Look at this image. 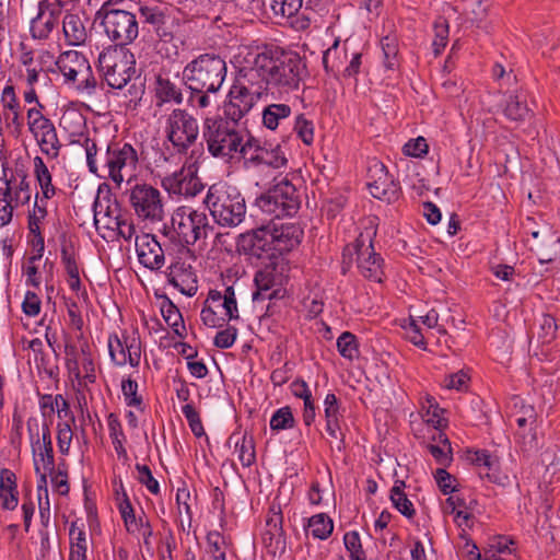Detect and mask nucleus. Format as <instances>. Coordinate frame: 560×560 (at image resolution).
<instances>
[{
	"label": "nucleus",
	"mask_w": 560,
	"mask_h": 560,
	"mask_svg": "<svg viewBox=\"0 0 560 560\" xmlns=\"http://www.w3.org/2000/svg\"><path fill=\"white\" fill-rule=\"evenodd\" d=\"M539 338L544 343H549L556 338L558 325L553 316L544 314L540 319Z\"/></svg>",
	"instance_id": "nucleus-59"
},
{
	"label": "nucleus",
	"mask_w": 560,
	"mask_h": 560,
	"mask_svg": "<svg viewBox=\"0 0 560 560\" xmlns=\"http://www.w3.org/2000/svg\"><path fill=\"white\" fill-rule=\"evenodd\" d=\"M427 448L441 466H448L451 464L453 459L452 450L443 447L440 444H429Z\"/></svg>",
	"instance_id": "nucleus-64"
},
{
	"label": "nucleus",
	"mask_w": 560,
	"mask_h": 560,
	"mask_svg": "<svg viewBox=\"0 0 560 560\" xmlns=\"http://www.w3.org/2000/svg\"><path fill=\"white\" fill-rule=\"evenodd\" d=\"M242 79L233 84L229 92V102L224 105V115L233 120L240 121L264 96H268L257 80L253 82L246 77V69L243 70Z\"/></svg>",
	"instance_id": "nucleus-10"
},
{
	"label": "nucleus",
	"mask_w": 560,
	"mask_h": 560,
	"mask_svg": "<svg viewBox=\"0 0 560 560\" xmlns=\"http://www.w3.org/2000/svg\"><path fill=\"white\" fill-rule=\"evenodd\" d=\"M325 429L330 438L339 440L338 450L345 446V434L341 429L342 413L335 394H327L324 399Z\"/></svg>",
	"instance_id": "nucleus-24"
},
{
	"label": "nucleus",
	"mask_w": 560,
	"mask_h": 560,
	"mask_svg": "<svg viewBox=\"0 0 560 560\" xmlns=\"http://www.w3.org/2000/svg\"><path fill=\"white\" fill-rule=\"evenodd\" d=\"M72 436V429L68 422L58 423L57 443L62 455L69 454Z\"/></svg>",
	"instance_id": "nucleus-60"
},
{
	"label": "nucleus",
	"mask_w": 560,
	"mask_h": 560,
	"mask_svg": "<svg viewBox=\"0 0 560 560\" xmlns=\"http://www.w3.org/2000/svg\"><path fill=\"white\" fill-rule=\"evenodd\" d=\"M381 48L384 56V66L393 70L398 66V38L395 34H387L381 38Z\"/></svg>",
	"instance_id": "nucleus-43"
},
{
	"label": "nucleus",
	"mask_w": 560,
	"mask_h": 560,
	"mask_svg": "<svg viewBox=\"0 0 560 560\" xmlns=\"http://www.w3.org/2000/svg\"><path fill=\"white\" fill-rule=\"evenodd\" d=\"M237 337V329L234 326H228L225 329L217 332L213 345L221 349L231 348Z\"/></svg>",
	"instance_id": "nucleus-61"
},
{
	"label": "nucleus",
	"mask_w": 560,
	"mask_h": 560,
	"mask_svg": "<svg viewBox=\"0 0 560 560\" xmlns=\"http://www.w3.org/2000/svg\"><path fill=\"white\" fill-rule=\"evenodd\" d=\"M136 250L141 265L150 270H158L164 265V252L161 244L151 234L136 237Z\"/></svg>",
	"instance_id": "nucleus-21"
},
{
	"label": "nucleus",
	"mask_w": 560,
	"mask_h": 560,
	"mask_svg": "<svg viewBox=\"0 0 560 560\" xmlns=\"http://www.w3.org/2000/svg\"><path fill=\"white\" fill-rule=\"evenodd\" d=\"M308 528L314 538L327 539L334 529V523L329 516L324 513L313 515L308 520Z\"/></svg>",
	"instance_id": "nucleus-45"
},
{
	"label": "nucleus",
	"mask_w": 560,
	"mask_h": 560,
	"mask_svg": "<svg viewBox=\"0 0 560 560\" xmlns=\"http://www.w3.org/2000/svg\"><path fill=\"white\" fill-rule=\"evenodd\" d=\"M161 313L166 324L173 329L175 335L180 338L185 337L186 328L184 325L183 316L175 304L165 298V301L161 305Z\"/></svg>",
	"instance_id": "nucleus-39"
},
{
	"label": "nucleus",
	"mask_w": 560,
	"mask_h": 560,
	"mask_svg": "<svg viewBox=\"0 0 560 560\" xmlns=\"http://www.w3.org/2000/svg\"><path fill=\"white\" fill-rule=\"evenodd\" d=\"M205 203L213 220L224 228L237 226L246 214L245 198L234 186L222 184L210 186Z\"/></svg>",
	"instance_id": "nucleus-4"
},
{
	"label": "nucleus",
	"mask_w": 560,
	"mask_h": 560,
	"mask_svg": "<svg viewBox=\"0 0 560 560\" xmlns=\"http://www.w3.org/2000/svg\"><path fill=\"white\" fill-rule=\"evenodd\" d=\"M124 0H108L96 12L95 20L101 21L107 37L116 43V47L125 48L132 43L139 34V21L132 13L121 5Z\"/></svg>",
	"instance_id": "nucleus-5"
},
{
	"label": "nucleus",
	"mask_w": 560,
	"mask_h": 560,
	"mask_svg": "<svg viewBox=\"0 0 560 560\" xmlns=\"http://www.w3.org/2000/svg\"><path fill=\"white\" fill-rule=\"evenodd\" d=\"M84 149L86 153V165L89 171L100 178L109 177V158L110 142L105 149L97 147L96 142L90 138L84 140Z\"/></svg>",
	"instance_id": "nucleus-23"
},
{
	"label": "nucleus",
	"mask_w": 560,
	"mask_h": 560,
	"mask_svg": "<svg viewBox=\"0 0 560 560\" xmlns=\"http://www.w3.org/2000/svg\"><path fill=\"white\" fill-rule=\"evenodd\" d=\"M343 544L349 552L351 560H366V555L362 548L361 538L358 532H348L343 536Z\"/></svg>",
	"instance_id": "nucleus-50"
},
{
	"label": "nucleus",
	"mask_w": 560,
	"mask_h": 560,
	"mask_svg": "<svg viewBox=\"0 0 560 560\" xmlns=\"http://www.w3.org/2000/svg\"><path fill=\"white\" fill-rule=\"evenodd\" d=\"M34 165L35 175L43 192L40 201L44 202V199H50L55 195V187L51 184V175L42 158H35Z\"/></svg>",
	"instance_id": "nucleus-44"
},
{
	"label": "nucleus",
	"mask_w": 560,
	"mask_h": 560,
	"mask_svg": "<svg viewBox=\"0 0 560 560\" xmlns=\"http://www.w3.org/2000/svg\"><path fill=\"white\" fill-rule=\"evenodd\" d=\"M434 478L440 490L444 494H452L454 492H458L457 481L455 477L447 472L444 468L436 469Z\"/></svg>",
	"instance_id": "nucleus-58"
},
{
	"label": "nucleus",
	"mask_w": 560,
	"mask_h": 560,
	"mask_svg": "<svg viewBox=\"0 0 560 560\" xmlns=\"http://www.w3.org/2000/svg\"><path fill=\"white\" fill-rule=\"evenodd\" d=\"M38 194L36 195V199L34 202L33 210L28 213L27 217V228L30 233H37L40 231V223L47 215L46 203L38 205Z\"/></svg>",
	"instance_id": "nucleus-56"
},
{
	"label": "nucleus",
	"mask_w": 560,
	"mask_h": 560,
	"mask_svg": "<svg viewBox=\"0 0 560 560\" xmlns=\"http://www.w3.org/2000/svg\"><path fill=\"white\" fill-rule=\"evenodd\" d=\"M120 487H122V483H120ZM122 502L119 503V511L127 530L129 533L140 530V527H143V518L140 517L139 520H137L131 502L125 490H122Z\"/></svg>",
	"instance_id": "nucleus-46"
},
{
	"label": "nucleus",
	"mask_w": 560,
	"mask_h": 560,
	"mask_svg": "<svg viewBox=\"0 0 560 560\" xmlns=\"http://www.w3.org/2000/svg\"><path fill=\"white\" fill-rule=\"evenodd\" d=\"M108 350L112 361L118 366H122L127 362L132 368L140 364L141 341L136 336H126L125 334L121 337L109 336Z\"/></svg>",
	"instance_id": "nucleus-18"
},
{
	"label": "nucleus",
	"mask_w": 560,
	"mask_h": 560,
	"mask_svg": "<svg viewBox=\"0 0 560 560\" xmlns=\"http://www.w3.org/2000/svg\"><path fill=\"white\" fill-rule=\"evenodd\" d=\"M242 163L246 171H262L265 167L279 170L288 163L280 144L262 142L248 136L242 151Z\"/></svg>",
	"instance_id": "nucleus-8"
},
{
	"label": "nucleus",
	"mask_w": 560,
	"mask_h": 560,
	"mask_svg": "<svg viewBox=\"0 0 560 560\" xmlns=\"http://www.w3.org/2000/svg\"><path fill=\"white\" fill-rule=\"evenodd\" d=\"M434 39L432 43L435 56L440 55L441 51L447 44L448 40V23L443 16H439L434 22Z\"/></svg>",
	"instance_id": "nucleus-52"
},
{
	"label": "nucleus",
	"mask_w": 560,
	"mask_h": 560,
	"mask_svg": "<svg viewBox=\"0 0 560 560\" xmlns=\"http://www.w3.org/2000/svg\"><path fill=\"white\" fill-rule=\"evenodd\" d=\"M295 425V419L289 406L279 408L273 412L270 419V429L281 431L292 429Z\"/></svg>",
	"instance_id": "nucleus-48"
},
{
	"label": "nucleus",
	"mask_w": 560,
	"mask_h": 560,
	"mask_svg": "<svg viewBox=\"0 0 560 560\" xmlns=\"http://www.w3.org/2000/svg\"><path fill=\"white\" fill-rule=\"evenodd\" d=\"M254 282L256 284V291L253 292V301L259 302L266 299H273L277 291L271 289L276 283L275 270L270 267L258 270L255 273Z\"/></svg>",
	"instance_id": "nucleus-31"
},
{
	"label": "nucleus",
	"mask_w": 560,
	"mask_h": 560,
	"mask_svg": "<svg viewBox=\"0 0 560 560\" xmlns=\"http://www.w3.org/2000/svg\"><path fill=\"white\" fill-rule=\"evenodd\" d=\"M62 31L69 45L79 46L86 39V30L77 14L68 13L62 20Z\"/></svg>",
	"instance_id": "nucleus-33"
},
{
	"label": "nucleus",
	"mask_w": 560,
	"mask_h": 560,
	"mask_svg": "<svg viewBox=\"0 0 560 560\" xmlns=\"http://www.w3.org/2000/svg\"><path fill=\"white\" fill-rule=\"evenodd\" d=\"M16 477L10 469L0 471V501L5 510H14L18 505Z\"/></svg>",
	"instance_id": "nucleus-32"
},
{
	"label": "nucleus",
	"mask_w": 560,
	"mask_h": 560,
	"mask_svg": "<svg viewBox=\"0 0 560 560\" xmlns=\"http://www.w3.org/2000/svg\"><path fill=\"white\" fill-rule=\"evenodd\" d=\"M273 180L275 184L256 198L255 205L276 219L293 217L301 206L296 187L287 177Z\"/></svg>",
	"instance_id": "nucleus-6"
},
{
	"label": "nucleus",
	"mask_w": 560,
	"mask_h": 560,
	"mask_svg": "<svg viewBox=\"0 0 560 560\" xmlns=\"http://www.w3.org/2000/svg\"><path fill=\"white\" fill-rule=\"evenodd\" d=\"M31 446L35 472L38 474L40 471L39 462H42L44 470L52 474L55 470V457L51 433L48 424L45 423L43 425L42 438L37 436L34 439L31 436Z\"/></svg>",
	"instance_id": "nucleus-20"
},
{
	"label": "nucleus",
	"mask_w": 560,
	"mask_h": 560,
	"mask_svg": "<svg viewBox=\"0 0 560 560\" xmlns=\"http://www.w3.org/2000/svg\"><path fill=\"white\" fill-rule=\"evenodd\" d=\"M352 248L357 255V266L361 275L371 281L381 283L385 276L384 259L374 250L372 240L364 238L363 234H360Z\"/></svg>",
	"instance_id": "nucleus-15"
},
{
	"label": "nucleus",
	"mask_w": 560,
	"mask_h": 560,
	"mask_svg": "<svg viewBox=\"0 0 560 560\" xmlns=\"http://www.w3.org/2000/svg\"><path fill=\"white\" fill-rule=\"evenodd\" d=\"M197 171L196 162L186 160L179 171L162 179V186L171 195L186 198L195 197L203 189V184L197 176Z\"/></svg>",
	"instance_id": "nucleus-14"
},
{
	"label": "nucleus",
	"mask_w": 560,
	"mask_h": 560,
	"mask_svg": "<svg viewBox=\"0 0 560 560\" xmlns=\"http://www.w3.org/2000/svg\"><path fill=\"white\" fill-rule=\"evenodd\" d=\"M94 225L97 231L101 229L114 231L115 225H119V213L117 201L110 202V199L101 200L97 196L93 203Z\"/></svg>",
	"instance_id": "nucleus-25"
},
{
	"label": "nucleus",
	"mask_w": 560,
	"mask_h": 560,
	"mask_svg": "<svg viewBox=\"0 0 560 560\" xmlns=\"http://www.w3.org/2000/svg\"><path fill=\"white\" fill-rule=\"evenodd\" d=\"M294 131L304 144L311 145L314 141V122L303 114L295 117Z\"/></svg>",
	"instance_id": "nucleus-53"
},
{
	"label": "nucleus",
	"mask_w": 560,
	"mask_h": 560,
	"mask_svg": "<svg viewBox=\"0 0 560 560\" xmlns=\"http://www.w3.org/2000/svg\"><path fill=\"white\" fill-rule=\"evenodd\" d=\"M503 114L508 119L516 122L529 119L533 110L528 106L526 92L516 91L508 95L503 105Z\"/></svg>",
	"instance_id": "nucleus-27"
},
{
	"label": "nucleus",
	"mask_w": 560,
	"mask_h": 560,
	"mask_svg": "<svg viewBox=\"0 0 560 560\" xmlns=\"http://www.w3.org/2000/svg\"><path fill=\"white\" fill-rule=\"evenodd\" d=\"M292 109L288 104H270L262 110V124L266 128L275 130L282 120L290 117Z\"/></svg>",
	"instance_id": "nucleus-38"
},
{
	"label": "nucleus",
	"mask_w": 560,
	"mask_h": 560,
	"mask_svg": "<svg viewBox=\"0 0 560 560\" xmlns=\"http://www.w3.org/2000/svg\"><path fill=\"white\" fill-rule=\"evenodd\" d=\"M226 72V63L219 55L201 54L184 67L183 81L194 92H219Z\"/></svg>",
	"instance_id": "nucleus-3"
},
{
	"label": "nucleus",
	"mask_w": 560,
	"mask_h": 560,
	"mask_svg": "<svg viewBox=\"0 0 560 560\" xmlns=\"http://www.w3.org/2000/svg\"><path fill=\"white\" fill-rule=\"evenodd\" d=\"M273 244L275 237H272L271 230L261 226L242 234L237 246L238 250L245 255L260 258L264 254L275 249Z\"/></svg>",
	"instance_id": "nucleus-19"
},
{
	"label": "nucleus",
	"mask_w": 560,
	"mask_h": 560,
	"mask_svg": "<svg viewBox=\"0 0 560 560\" xmlns=\"http://www.w3.org/2000/svg\"><path fill=\"white\" fill-rule=\"evenodd\" d=\"M306 73V62L298 52L276 45L258 47L252 66L246 69L249 81L257 80L267 95L299 90Z\"/></svg>",
	"instance_id": "nucleus-1"
},
{
	"label": "nucleus",
	"mask_w": 560,
	"mask_h": 560,
	"mask_svg": "<svg viewBox=\"0 0 560 560\" xmlns=\"http://www.w3.org/2000/svg\"><path fill=\"white\" fill-rule=\"evenodd\" d=\"M405 482L396 481L390 489V500L393 505L407 518H412L416 514L412 502L404 492Z\"/></svg>",
	"instance_id": "nucleus-42"
},
{
	"label": "nucleus",
	"mask_w": 560,
	"mask_h": 560,
	"mask_svg": "<svg viewBox=\"0 0 560 560\" xmlns=\"http://www.w3.org/2000/svg\"><path fill=\"white\" fill-rule=\"evenodd\" d=\"M27 126L31 133L37 140L43 135L54 130V122L42 114V110L32 107L27 110Z\"/></svg>",
	"instance_id": "nucleus-40"
},
{
	"label": "nucleus",
	"mask_w": 560,
	"mask_h": 560,
	"mask_svg": "<svg viewBox=\"0 0 560 560\" xmlns=\"http://www.w3.org/2000/svg\"><path fill=\"white\" fill-rule=\"evenodd\" d=\"M129 201L138 218L151 222L163 219L164 206L161 192L149 184H137L130 190Z\"/></svg>",
	"instance_id": "nucleus-13"
},
{
	"label": "nucleus",
	"mask_w": 560,
	"mask_h": 560,
	"mask_svg": "<svg viewBox=\"0 0 560 560\" xmlns=\"http://www.w3.org/2000/svg\"><path fill=\"white\" fill-rule=\"evenodd\" d=\"M172 224L180 242L194 245L201 238H207L212 226L205 212L190 208H179L172 218Z\"/></svg>",
	"instance_id": "nucleus-12"
},
{
	"label": "nucleus",
	"mask_w": 560,
	"mask_h": 560,
	"mask_svg": "<svg viewBox=\"0 0 560 560\" xmlns=\"http://www.w3.org/2000/svg\"><path fill=\"white\" fill-rule=\"evenodd\" d=\"M62 14L60 1L40 0L36 16L31 21L30 32L34 39L44 40L56 28Z\"/></svg>",
	"instance_id": "nucleus-17"
},
{
	"label": "nucleus",
	"mask_w": 560,
	"mask_h": 560,
	"mask_svg": "<svg viewBox=\"0 0 560 560\" xmlns=\"http://www.w3.org/2000/svg\"><path fill=\"white\" fill-rule=\"evenodd\" d=\"M425 417L427 422L434 429L441 430L447 425V420L443 417L445 409L441 408L433 397L427 399Z\"/></svg>",
	"instance_id": "nucleus-49"
},
{
	"label": "nucleus",
	"mask_w": 560,
	"mask_h": 560,
	"mask_svg": "<svg viewBox=\"0 0 560 560\" xmlns=\"http://www.w3.org/2000/svg\"><path fill=\"white\" fill-rule=\"evenodd\" d=\"M139 19L142 24H149L155 32L166 24L167 15L159 5H140L138 7Z\"/></svg>",
	"instance_id": "nucleus-41"
},
{
	"label": "nucleus",
	"mask_w": 560,
	"mask_h": 560,
	"mask_svg": "<svg viewBox=\"0 0 560 560\" xmlns=\"http://www.w3.org/2000/svg\"><path fill=\"white\" fill-rule=\"evenodd\" d=\"M121 392L127 406L140 408L142 397L138 395V383L130 377L124 378L121 382Z\"/></svg>",
	"instance_id": "nucleus-55"
},
{
	"label": "nucleus",
	"mask_w": 560,
	"mask_h": 560,
	"mask_svg": "<svg viewBox=\"0 0 560 560\" xmlns=\"http://www.w3.org/2000/svg\"><path fill=\"white\" fill-rule=\"evenodd\" d=\"M154 93L158 100L156 105L164 103L180 104L183 102V93L179 86L166 75L158 74L155 78Z\"/></svg>",
	"instance_id": "nucleus-29"
},
{
	"label": "nucleus",
	"mask_w": 560,
	"mask_h": 560,
	"mask_svg": "<svg viewBox=\"0 0 560 560\" xmlns=\"http://www.w3.org/2000/svg\"><path fill=\"white\" fill-rule=\"evenodd\" d=\"M136 469L138 471V481L143 485L152 494H159L160 485L159 481L153 477L150 467L142 464H136Z\"/></svg>",
	"instance_id": "nucleus-57"
},
{
	"label": "nucleus",
	"mask_w": 560,
	"mask_h": 560,
	"mask_svg": "<svg viewBox=\"0 0 560 560\" xmlns=\"http://www.w3.org/2000/svg\"><path fill=\"white\" fill-rule=\"evenodd\" d=\"M14 196V203L15 206L19 205H26L31 200V187L30 182L26 178L25 174L21 175V180L16 186H13Z\"/></svg>",
	"instance_id": "nucleus-62"
},
{
	"label": "nucleus",
	"mask_w": 560,
	"mask_h": 560,
	"mask_svg": "<svg viewBox=\"0 0 560 560\" xmlns=\"http://www.w3.org/2000/svg\"><path fill=\"white\" fill-rule=\"evenodd\" d=\"M1 102L8 126L13 125L15 129L20 131L23 127V118L21 116L20 103L13 85L4 86L1 95Z\"/></svg>",
	"instance_id": "nucleus-30"
},
{
	"label": "nucleus",
	"mask_w": 560,
	"mask_h": 560,
	"mask_svg": "<svg viewBox=\"0 0 560 560\" xmlns=\"http://www.w3.org/2000/svg\"><path fill=\"white\" fill-rule=\"evenodd\" d=\"M270 8L276 16L292 18L302 8V0H271Z\"/></svg>",
	"instance_id": "nucleus-51"
},
{
	"label": "nucleus",
	"mask_w": 560,
	"mask_h": 560,
	"mask_svg": "<svg viewBox=\"0 0 560 560\" xmlns=\"http://www.w3.org/2000/svg\"><path fill=\"white\" fill-rule=\"evenodd\" d=\"M98 67L107 84L113 89L125 88L136 75L133 55L121 47L109 48L100 54Z\"/></svg>",
	"instance_id": "nucleus-7"
},
{
	"label": "nucleus",
	"mask_w": 560,
	"mask_h": 560,
	"mask_svg": "<svg viewBox=\"0 0 560 560\" xmlns=\"http://www.w3.org/2000/svg\"><path fill=\"white\" fill-rule=\"evenodd\" d=\"M37 143L39 144L40 150L44 154H46L50 158H57L59 154L61 144H60L58 136H57L56 127H54V130L39 137L37 139Z\"/></svg>",
	"instance_id": "nucleus-54"
},
{
	"label": "nucleus",
	"mask_w": 560,
	"mask_h": 560,
	"mask_svg": "<svg viewBox=\"0 0 560 560\" xmlns=\"http://www.w3.org/2000/svg\"><path fill=\"white\" fill-rule=\"evenodd\" d=\"M347 50L339 48V40L334 44L323 55V66L327 73L338 77L342 73L347 61Z\"/></svg>",
	"instance_id": "nucleus-36"
},
{
	"label": "nucleus",
	"mask_w": 560,
	"mask_h": 560,
	"mask_svg": "<svg viewBox=\"0 0 560 560\" xmlns=\"http://www.w3.org/2000/svg\"><path fill=\"white\" fill-rule=\"evenodd\" d=\"M275 237V249L278 252H290L296 247L303 237V230L296 224H282L271 230Z\"/></svg>",
	"instance_id": "nucleus-28"
},
{
	"label": "nucleus",
	"mask_w": 560,
	"mask_h": 560,
	"mask_svg": "<svg viewBox=\"0 0 560 560\" xmlns=\"http://www.w3.org/2000/svg\"><path fill=\"white\" fill-rule=\"evenodd\" d=\"M428 152V143L423 137L409 140L404 145V153L413 158H421Z\"/></svg>",
	"instance_id": "nucleus-63"
},
{
	"label": "nucleus",
	"mask_w": 560,
	"mask_h": 560,
	"mask_svg": "<svg viewBox=\"0 0 560 560\" xmlns=\"http://www.w3.org/2000/svg\"><path fill=\"white\" fill-rule=\"evenodd\" d=\"M374 172L381 175L377 179L368 184L371 195L376 199L388 202L396 200L399 195V186L389 178L384 164H376Z\"/></svg>",
	"instance_id": "nucleus-26"
},
{
	"label": "nucleus",
	"mask_w": 560,
	"mask_h": 560,
	"mask_svg": "<svg viewBox=\"0 0 560 560\" xmlns=\"http://www.w3.org/2000/svg\"><path fill=\"white\" fill-rule=\"evenodd\" d=\"M468 458L472 464L487 470L486 472H483L480 469L479 475L481 478H487L489 481L494 483H501V476L497 471L498 460L493 456H491V454L488 451H475Z\"/></svg>",
	"instance_id": "nucleus-34"
},
{
	"label": "nucleus",
	"mask_w": 560,
	"mask_h": 560,
	"mask_svg": "<svg viewBox=\"0 0 560 560\" xmlns=\"http://www.w3.org/2000/svg\"><path fill=\"white\" fill-rule=\"evenodd\" d=\"M56 66L65 78L66 83H75L77 89L92 93L96 88L91 65L86 57L77 50L60 54Z\"/></svg>",
	"instance_id": "nucleus-11"
},
{
	"label": "nucleus",
	"mask_w": 560,
	"mask_h": 560,
	"mask_svg": "<svg viewBox=\"0 0 560 560\" xmlns=\"http://www.w3.org/2000/svg\"><path fill=\"white\" fill-rule=\"evenodd\" d=\"M168 283L177 288L180 293L194 296L198 290L197 276L190 264L176 260L168 267Z\"/></svg>",
	"instance_id": "nucleus-22"
},
{
	"label": "nucleus",
	"mask_w": 560,
	"mask_h": 560,
	"mask_svg": "<svg viewBox=\"0 0 560 560\" xmlns=\"http://www.w3.org/2000/svg\"><path fill=\"white\" fill-rule=\"evenodd\" d=\"M165 135L177 153L186 154L198 139V121L187 110L175 108L166 118Z\"/></svg>",
	"instance_id": "nucleus-9"
},
{
	"label": "nucleus",
	"mask_w": 560,
	"mask_h": 560,
	"mask_svg": "<svg viewBox=\"0 0 560 560\" xmlns=\"http://www.w3.org/2000/svg\"><path fill=\"white\" fill-rule=\"evenodd\" d=\"M337 349L345 359L353 360L359 357L357 337L350 331H345L338 337Z\"/></svg>",
	"instance_id": "nucleus-47"
},
{
	"label": "nucleus",
	"mask_w": 560,
	"mask_h": 560,
	"mask_svg": "<svg viewBox=\"0 0 560 560\" xmlns=\"http://www.w3.org/2000/svg\"><path fill=\"white\" fill-rule=\"evenodd\" d=\"M70 553L69 560H85L88 551L85 530L72 523L69 528Z\"/></svg>",
	"instance_id": "nucleus-37"
},
{
	"label": "nucleus",
	"mask_w": 560,
	"mask_h": 560,
	"mask_svg": "<svg viewBox=\"0 0 560 560\" xmlns=\"http://www.w3.org/2000/svg\"><path fill=\"white\" fill-rule=\"evenodd\" d=\"M229 442H234L235 451L238 454V459L244 467L252 466L256 460L255 441L253 435L244 433H233L229 438Z\"/></svg>",
	"instance_id": "nucleus-35"
},
{
	"label": "nucleus",
	"mask_w": 560,
	"mask_h": 560,
	"mask_svg": "<svg viewBox=\"0 0 560 560\" xmlns=\"http://www.w3.org/2000/svg\"><path fill=\"white\" fill-rule=\"evenodd\" d=\"M109 158V179L116 185H120L126 173L131 174L138 163V154L136 149L126 142H110Z\"/></svg>",
	"instance_id": "nucleus-16"
},
{
	"label": "nucleus",
	"mask_w": 560,
	"mask_h": 560,
	"mask_svg": "<svg viewBox=\"0 0 560 560\" xmlns=\"http://www.w3.org/2000/svg\"><path fill=\"white\" fill-rule=\"evenodd\" d=\"M202 136L212 156L232 160L237 155L242 160L243 147L250 135L240 128L237 120L220 117L206 118Z\"/></svg>",
	"instance_id": "nucleus-2"
}]
</instances>
